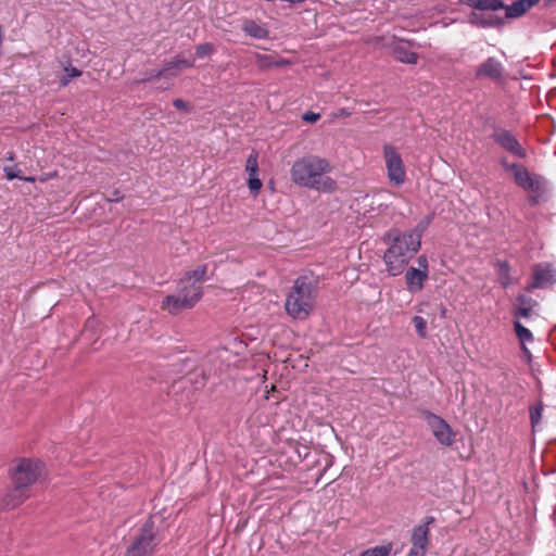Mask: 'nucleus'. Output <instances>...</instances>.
<instances>
[{
	"mask_svg": "<svg viewBox=\"0 0 556 556\" xmlns=\"http://www.w3.org/2000/svg\"><path fill=\"white\" fill-rule=\"evenodd\" d=\"M428 278V271L410 267L405 274L407 288L412 292L420 291L425 280Z\"/></svg>",
	"mask_w": 556,
	"mask_h": 556,
	"instance_id": "15",
	"label": "nucleus"
},
{
	"mask_svg": "<svg viewBox=\"0 0 556 556\" xmlns=\"http://www.w3.org/2000/svg\"><path fill=\"white\" fill-rule=\"evenodd\" d=\"M513 164H514V163H508L506 160H503V161H502V165H503L504 169H505L506 172H509V173H511V169H510L509 167H510V166H513Z\"/></svg>",
	"mask_w": 556,
	"mask_h": 556,
	"instance_id": "43",
	"label": "nucleus"
},
{
	"mask_svg": "<svg viewBox=\"0 0 556 556\" xmlns=\"http://www.w3.org/2000/svg\"><path fill=\"white\" fill-rule=\"evenodd\" d=\"M432 433L437 440L443 445H451L453 442V433L450 426L440 417L432 416L429 420Z\"/></svg>",
	"mask_w": 556,
	"mask_h": 556,
	"instance_id": "12",
	"label": "nucleus"
},
{
	"mask_svg": "<svg viewBox=\"0 0 556 556\" xmlns=\"http://www.w3.org/2000/svg\"><path fill=\"white\" fill-rule=\"evenodd\" d=\"M383 156L389 181L396 187L402 186L406 179V169L401 155L394 147L387 144L383 148Z\"/></svg>",
	"mask_w": 556,
	"mask_h": 556,
	"instance_id": "8",
	"label": "nucleus"
},
{
	"mask_svg": "<svg viewBox=\"0 0 556 556\" xmlns=\"http://www.w3.org/2000/svg\"><path fill=\"white\" fill-rule=\"evenodd\" d=\"M243 31H245L249 36L263 39L268 37V30L262 25L255 23L254 21H247L242 26Z\"/></svg>",
	"mask_w": 556,
	"mask_h": 556,
	"instance_id": "18",
	"label": "nucleus"
},
{
	"mask_svg": "<svg viewBox=\"0 0 556 556\" xmlns=\"http://www.w3.org/2000/svg\"><path fill=\"white\" fill-rule=\"evenodd\" d=\"M394 55L395 59L400 62L407 63V64H416L417 62V54L415 52H412L404 47H396L394 49Z\"/></svg>",
	"mask_w": 556,
	"mask_h": 556,
	"instance_id": "19",
	"label": "nucleus"
},
{
	"mask_svg": "<svg viewBox=\"0 0 556 556\" xmlns=\"http://www.w3.org/2000/svg\"><path fill=\"white\" fill-rule=\"evenodd\" d=\"M469 5L475 8L477 11L484 12H495L505 8L501 0H470Z\"/></svg>",
	"mask_w": 556,
	"mask_h": 556,
	"instance_id": "17",
	"label": "nucleus"
},
{
	"mask_svg": "<svg viewBox=\"0 0 556 556\" xmlns=\"http://www.w3.org/2000/svg\"><path fill=\"white\" fill-rule=\"evenodd\" d=\"M303 119L308 123H315L319 119L318 113L307 112L303 115Z\"/></svg>",
	"mask_w": 556,
	"mask_h": 556,
	"instance_id": "37",
	"label": "nucleus"
},
{
	"mask_svg": "<svg viewBox=\"0 0 556 556\" xmlns=\"http://www.w3.org/2000/svg\"><path fill=\"white\" fill-rule=\"evenodd\" d=\"M515 330L522 344L532 341L533 337L531 331L525 326H522L519 321L515 323Z\"/></svg>",
	"mask_w": 556,
	"mask_h": 556,
	"instance_id": "25",
	"label": "nucleus"
},
{
	"mask_svg": "<svg viewBox=\"0 0 556 556\" xmlns=\"http://www.w3.org/2000/svg\"><path fill=\"white\" fill-rule=\"evenodd\" d=\"M181 70L182 68L180 67V65H176V60H174V61L165 63L163 68L161 71H157V73L155 74V77H165V78L175 77L178 75V73Z\"/></svg>",
	"mask_w": 556,
	"mask_h": 556,
	"instance_id": "21",
	"label": "nucleus"
},
{
	"mask_svg": "<svg viewBox=\"0 0 556 556\" xmlns=\"http://www.w3.org/2000/svg\"><path fill=\"white\" fill-rule=\"evenodd\" d=\"M531 308H532L531 306H525V307L519 306L516 312V316L527 318L530 316Z\"/></svg>",
	"mask_w": 556,
	"mask_h": 556,
	"instance_id": "38",
	"label": "nucleus"
},
{
	"mask_svg": "<svg viewBox=\"0 0 556 556\" xmlns=\"http://www.w3.org/2000/svg\"><path fill=\"white\" fill-rule=\"evenodd\" d=\"M201 296V286L195 283L190 275H185L179 280L176 292L164 298L162 307L169 314L176 315L182 311L192 308Z\"/></svg>",
	"mask_w": 556,
	"mask_h": 556,
	"instance_id": "4",
	"label": "nucleus"
},
{
	"mask_svg": "<svg viewBox=\"0 0 556 556\" xmlns=\"http://www.w3.org/2000/svg\"><path fill=\"white\" fill-rule=\"evenodd\" d=\"M245 170L249 174V177L257 176L258 174V163H257V154L255 152L251 153L247 159Z\"/></svg>",
	"mask_w": 556,
	"mask_h": 556,
	"instance_id": "23",
	"label": "nucleus"
},
{
	"mask_svg": "<svg viewBox=\"0 0 556 556\" xmlns=\"http://www.w3.org/2000/svg\"><path fill=\"white\" fill-rule=\"evenodd\" d=\"M67 75L64 76L62 79H61V84L63 86H66L68 83H70V79L73 78V77H78L80 75V71H78L77 68L75 67H71V68H65Z\"/></svg>",
	"mask_w": 556,
	"mask_h": 556,
	"instance_id": "33",
	"label": "nucleus"
},
{
	"mask_svg": "<svg viewBox=\"0 0 556 556\" xmlns=\"http://www.w3.org/2000/svg\"><path fill=\"white\" fill-rule=\"evenodd\" d=\"M331 166L326 159L317 155H306L296 160L290 169L291 180L304 188L319 191H332L336 182L326 176Z\"/></svg>",
	"mask_w": 556,
	"mask_h": 556,
	"instance_id": "2",
	"label": "nucleus"
},
{
	"mask_svg": "<svg viewBox=\"0 0 556 556\" xmlns=\"http://www.w3.org/2000/svg\"><path fill=\"white\" fill-rule=\"evenodd\" d=\"M503 64L494 58H489L478 66L476 77L500 80L503 77Z\"/></svg>",
	"mask_w": 556,
	"mask_h": 556,
	"instance_id": "11",
	"label": "nucleus"
},
{
	"mask_svg": "<svg viewBox=\"0 0 556 556\" xmlns=\"http://www.w3.org/2000/svg\"><path fill=\"white\" fill-rule=\"evenodd\" d=\"M540 0H517L513 4L505 7V17L516 18L523 15L532 7L539 3Z\"/></svg>",
	"mask_w": 556,
	"mask_h": 556,
	"instance_id": "16",
	"label": "nucleus"
},
{
	"mask_svg": "<svg viewBox=\"0 0 556 556\" xmlns=\"http://www.w3.org/2000/svg\"><path fill=\"white\" fill-rule=\"evenodd\" d=\"M426 552L427 551H425V549L412 546V548H410V551H409L407 556H425Z\"/></svg>",
	"mask_w": 556,
	"mask_h": 556,
	"instance_id": "39",
	"label": "nucleus"
},
{
	"mask_svg": "<svg viewBox=\"0 0 556 556\" xmlns=\"http://www.w3.org/2000/svg\"><path fill=\"white\" fill-rule=\"evenodd\" d=\"M500 281L502 286L507 287L510 283V277L508 273L502 274Z\"/></svg>",
	"mask_w": 556,
	"mask_h": 556,
	"instance_id": "40",
	"label": "nucleus"
},
{
	"mask_svg": "<svg viewBox=\"0 0 556 556\" xmlns=\"http://www.w3.org/2000/svg\"><path fill=\"white\" fill-rule=\"evenodd\" d=\"M542 410H543L542 403H539L536 406H534L530 409V418H531V425H532L533 429H535L541 421Z\"/></svg>",
	"mask_w": 556,
	"mask_h": 556,
	"instance_id": "28",
	"label": "nucleus"
},
{
	"mask_svg": "<svg viewBox=\"0 0 556 556\" xmlns=\"http://www.w3.org/2000/svg\"><path fill=\"white\" fill-rule=\"evenodd\" d=\"M494 140L505 150L518 157H526V151L518 140L505 129L496 130L493 135Z\"/></svg>",
	"mask_w": 556,
	"mask_h": 556,
	"instance_id": "10",
	"label": "nucleus"
},
{
	"mask_svg": "<svg viewBox=\"0 0 556 556\" xmlns=\"http://www.w3.org/2000/svg\"><path fill=\"white\" fill-rule=\"evenodd\" d=\"M4 173L9 180H12L14 178H20V179H25L27 181H35V179L33 177H28V178L21 177V175H20L21 170L17 168V166H5Z\"/></svg>",
	"mask_w": 556,
	"mask_h": 556,
	"instance_id": "29",
	"label": "nucleus"
},
{
	"mask_svg": "<svg viewBox=\"0 0 556 556\" xmlns=\"http://www.w3.org/2000/svg\"><path fill=\"white\" fill-rule=\"evenodd\" d=\"M206 270V265H200L192 271H187L185 275H190L191 279L201 286V281L204 280Z\"/></svg>",
	"mask_w": 556,
	"mask_h": 556,
	"instance_id": "27",
	"label": "nucleus"
},
{
	"mask_svg": "<svg viewBox=\"0 0 556 556\" xmlns=\"http://www.w3.org/2000/svg\"><path fill=\"white\" fill-rule=\"evenodd\" d=\"M434 521V517L429 516L425 519V522L422 525L416 526L413 529L412 533V546L421 548L427 551L428 546V534H429V525H431Z\"/></svg>",
	"mask_w": 556,
	"mask_h": 556,
	"instance_id": "14",
	"label": "nucleus"
},
{
	"mask_svg": "<svg viewBox=\"0 0 556 556\" xmlns=\"http://www.w3.org/2000/svg\"><path fill=\"white\" fill-rule=\"evenodd\" d=\"M498 265H500V274L501 275L505 274V273L506 274L508 273L509 267H508L507 263L503 262V263H500Z\"/></svg>",
	"mask_w": 556,
	"mask_h": 556,
	"instance_id": "42",
	"label": "nucleus"
},
{
	"mask_svg": "<svg viewBox=\"0 0 556 556\" xmlns=\"http://www.w3.org/2000/svg\"><path fill=\"white\" fill-rule=\"evenodd\" d=\"M43 473V464L39 460L22 459L13 473L14 500L12 505L15 506L24 501L26 495L24 490L35 483Z\"/></svg>",
	"mask_w": 556,
	"mask_h": 556,
	"instance_id": "6",
	"label": "nucleus"
},
{
	"mask_svg": "<svg viewBox=\"0 0 556 556\" xmlns=\"http://www.w3.org/2000/svg\"><path fill=\"white\" fill-rule=\"evenodd\" d=\"M426 226L419 224L415 229L403 233L396 230L388 232L387 239L391 245L384 253V262L392 276L401 274L407 262L418 252Z\"/></svg>",
	"mask_w": 556,
	"mask_h": 556,
	"instance_id": "1",
	"label": "nucleus"
},
{
	"mask_svg": "<svg viewBox=\"0 0 556 556\" xmlns=\"http://www.w3.org/2000/svg\"><path fill=\"white\" fill-rule=\"evenodd\" d=\"M556 283V268L549 263H539L531 267V277L527 286L528 291L547 289Z\"/></svg>",
	"mask_w": 556,
	"mask_h": 556,
	"instance_id": "9",
	"label": "nucleus"
},
{
	"mask_svg": "<svg viewBox=\"0 0 556 556\" xmlns=\"http://www.w3.org/2000/svg\"><path fill=\"white\" fill-rule=\"evenodd\" d=\"M413 324L419 337L425 338L427 336V321L420 316H415Z\"/></svg>",
	"mask_w": 556,
	"mask_h": 556,
	"instance_id": "30",
	"label": "nucleus"
},
{
	"mask_svg": "<svg viewBox=\"0 0 556 556\" xmlns=\"http://www.w3.org/2000/svg\"><path fill=\"white\" fill-rule=\"evenodd\" d=\"M468 18L470 24L482 28L496 27L502 25L504 22L503 17L495 15L494 12L491 11H475Z\"/></svg>",
	"mask_w": 556,
	"mask_h": 556,
	"instance_id": "13",
	"label": "nucleus"
},
{
	"mask_svg": "<svg viewBox=\"0 0 556 556\" xmlns=\"http://www.w3.org/2000/svg\"><path fill=\"white\" fill-rule=\"evenodd\" d=\"M315 279L312 276L299 277L291 288L287 300L286 311L294 319L307 318L314 308Z\"/></svg>",
	"mask_w": 556,
	"mask_h": 556,
	"instance_id": "3",
	"label": "nucleus"
},
{
	"mask_svg": "<svg viewBox=\"0 0 556 556\" xmlns=\"http://www.w3.org/2000/svg\"><path fill=\"white\" fill-rule=\"evenodd\" d=\"M248 186L252 192L257 193L262 188V181L257 176L249 177Z\"/></svg>",
	"mask_w": 556,
	"mask_h": 556,
	"instance_id": "32",
	"label": "nucleus"
},
{
	"mask_svg": "<svg viewBox=\"0 0 556 556\" xmlns=\"http://www.w3.org/2000/svg\"><path fill=\"white\" fill-rule=\"evenodd\" d=\"M396 197H397L396 194H394L388 190H381V191L377 192L375 199H376L378 206L384 205L386 207H388L391 204V199L396 198Z\"/></svg>",
	"mask_w": 556,
	"mask_h": 556,
	"instance_id": "24",
	"label": "nucleus"
},
{
	"mask_svg": "<svg viewBox=\"0 0 556 556\" xmlns=\"http://www.w3.org/2000/svg\"><path fill=\"white\" fill-rule=\"evenodd\" d=\"M418 264H419V267H420L419 269H421V270H427V271H428L427 260H426V257H425V256H420V257L418 258Z\"/></svg>",
	"mask_w": 556,
	"mask_h": 556,
	"instance_id": "41",
	"label": "nucleus"
},
{
	"mask_svg": "<svg viewBox=\"0 0 556 556\" xmlns=\"http://www.w3.org/2000/svg\"><path fill=\"white\" fill-rule=\"evenodd\" d=\"M518 302L520 304V307H525V306H531L532 307L533 305L536 304L535 301H533L532 299L527 298L525 295L518 296Z\"/></svg>",
	"mask_w": 556,
	"mask_h": 556,
	"instance_id": "34",
	"label": "nucleus"
},
{
	"mask_svg": "<svg viewBox=\"0 0 556 556\" xmlns=\"http://www.w3.org/2000/svg\"><path fill=\"white\" fill-rule=\"evenodd\" d=\"M173 104L178 110H185V111L190 110V104L181 99L174 100Z\"/></svg>",
	"mask_w": 556,
	"mask_h": 556,
	"instance_id": "36",
	"label": "nucleus"
},
{
	"mask_svg": "<svg viewBox=\"0 0 556 556\" xmlns=\"http://www.w3.org/2000/svg\"><path fill=\"white\" fill-rule=\"evenodd\" d=\"M181 70L182 68L180 67V65H176V60H174V61L165 63L163 68L161 71H157V73L155 74V77H165V78L175 77L178 75V73Z\"/></svg>",
	"mask_w": 556,
	"mask_h": 556,
	"instance_id": "20",
	"label": "nucleus"
},
{
	"mask_svg": "<svg viewBox=\"0 0 556 556\" xmlns=\"http://www.w3.org/2000/svg\"><path fill=\"white\" fill-rule=\"evenodd\" d=\"M156 73H157V72H151L149 75H147V76L142 79V81H147V80H151V79L156 78V77H155V74H156Z\"/></svg>",
	"mask_w": 556,
	"mask_h": 556,
	"instance_id": "44",
	"label": "nucleus"
},
{
	"mask_svg": "<svg viewBox=\"0 0 556 556\" xmlns=\"http://www.w3.org/2000/svg\"><path fill=\"white\" fill-rule=\"evenodd\" d=\"M214 51V47L212 43H202L199 45L195 49V55L198 58H205L208 56Z\"/></svg>",
	"mask_w": 556,
	"mask_h": 556,
	"instance_id": "31",
	"label": "nucleus"
},
{
	"mask_svg": "<svg viewBox=\"0 0 556 556\" xmlns=\"http://www.w3.org/2000/svg\"><path fill=\"white\" fill-rule=\"evenodd\" d=\"M176 65H180L181 68H189L193 66V62L186 60L181 56H176Z\"/></svg>",
	"mask_w": 556,
	"mask_h": 556,
	"instance_id": "35",
	"label": "nucleus"
},
{
	"mask_svg": "<svg viewBox=\"0 0 556 556\" xmlns=\"http://www.w3.org/2000/svg\"><path fill=\"white\" fill-rule=\"evenodd\" d=\"M515 182L523 190L532 193L529 198L531 205L539 203V199L547 189V182L541 175L531 174L523 165L514 163L509 167Z\"/></svg>",
	"mask_w": 556,
	"mask_h": 556,
	"instance_id": "7",
	"label": "nucleus"
},
{
	"mask_svg": "<svg viewBox=\"0 0 556 556\" xmlns=\"http://www.w3.org/2000/svg\"><path fill=\"white\" fill-rule=\"evenodd\" d=\"M392 549V545H381L365 551L361 556H388Z\"/></svg>",
	"mask_w": 556,
	"mask_h": 556,
	"instance_id": "26",
	"label": "nucleus"
},
{
	"mask_svg": "<svg viewBox=\"0 0 556 556\" xmlns=\"http://www.w3.org/2000/svg\"><path fill=\"white\" fill-rule=\"evenodd\" d=\"M160 542V529L155 526L154 520L149 518L132 535L131 542L126 549V555L152 556Z\"/></svg>",
	"mask_w": 556,
	"mask_h": 556,
	"instance_id": "5",
	"label": "nucleus"
},
{
	"mask_svg": "<svg viewBox=\"0 0 556 556\" xmlns=\"http://www.w3.org/2000/svg\"><path fill=\"white\" fill-rule=\"evenodd\" d=\"M255 61H256V64L260 68H268V67H271V66H278L280 65L279 62H277L275 60V58L270 54H261V53H256L255 54Z\"/></svg>",
	"mask_w": 556,
	"mask_h": 556,
	"instance_id": "22",
	"label": "nucleus"
},
{
	"mask_svg": "<svg viewBox=\"0 0 556 556\" xmlns=\"http://www.w3.org/2000/svg\"><path fill=\"white\" fill-rule=\"evenodd\" d=\"M556 0H545L546 4H552L553 2H555Z\"/></svg>",
	"mask_w": 556,
	"mask_h": 556,
	"instance_id": "45",
	"label": "nucleus"
}]
</instances>
